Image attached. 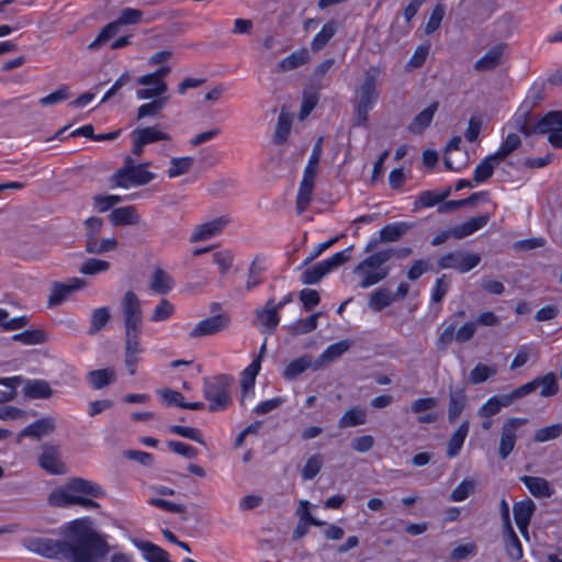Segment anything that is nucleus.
Here are the masks:
<instances>
[{
  "mask_svg": "<svg viewBox=\"0 0 562 562\" xmlns=\"http://www.w3.org/2000/svg\"><path fill=\"white\" fill-rule=\"evenodd\" d=\"M60 535V540L40 537L27 539L25 547L44 558L69 562H95L110 551L105 537L93 529L87 518L64 525Z\"/></svg>",
  "mask_w": 562,
  "mask_h": 562,
  "instance_id": "obj_1",
  "label": "nucleus"
},
{
  "mask_svg": "<svg viewBox=\"0 0 562 562\" xmlns=\"http://www.w3.org/2000/svg\"><path fill=\"white\" fill-rule=\"evenodd\" d=\"M80 494L98 498L104 495V491L92 481L72 477L63 487L55 488L49 494L48 503L55 507L74 506L78 504Z\"/></svg>",
  "mask_w": 562,
  "mask_h": 562,
  "instance_id": "obj_2",
  "label": "nucleus"
},
{
  "mask_svg": "<svg viewBox=\"0 0 562 562\" xmlns=\"http://www.w3.org/2000/svg\"><path fill=\"white\" fill-rule=\"evenodd\" d=\"M381 69L378 66H370L363 76V80L359 86V99L356 104L353 125L367 126L370 110L378 101L380 92L376 88L378 78Z\"/></svg>",
  "mask_w": 562,
  "mask_h": 562,
  "instance_id": "obj_3",
  "label": "nucleus"
},
{
  "mask_svg": "<svg viewBox=\"0 0 562 562\" xmlns=\"http://www.w3.org/2000/svg\"><path fill=\"white\" fill-rule=\"evenodd\" d=\"M390 260V255L382 250L374 252L363 259L353 268V273L361 276L359 283L361 289H368L386 279L390 274V268L385 263Z\"/></svg>",
  "mask_w": 562,
  "mask_h": 562,
  "instance_id": "obj_4",
  "label": "nucleus"
},
{
  "mask_svg": "<svg viewBox=\"0 0 562 562\" xmlns=\"http://www.w3.org/2000/svg\"><path fill=\"white\" fill-rule=\"evenodd\" d=\"M233 378L226 374H220L214 378H205L203 383V395L210 402V412H220L226 409L231 403L229 389Z\"/></svg>",
  "mask_w": 562,
  "mask_h": 562,
  "instance_id": "obj_5",
  "label": "nucleus"
},
{
  "mask_svg": "<svg viewBox=\"0 0 562 562\" xmlns=\"http://www.w3.org/2000/svg\"><path fill=\"white\" fill-rule=\"evenodd\" d=\"M142 19L143 11L134 8L123 9L115 21L108 23L100 31L94 41L88 45V49L98 50L119 33L121 25L138 24Z\"/></svg>",
  "mask_w": 562,
  "mask_h": 562,
  "instance_id": "obj_6",
  "label": "nucleus"
},
{
  "mask_svg": "<svg viewBox=\"0 0 562 562\" xmlns=\"http://www.w3.org/2000/svg\"><path fill=\"white\" fill-rule=\"evenodd\" d=\"M148 166L150 162L137 165L135 168L122 167L112 175L111 181L115 187L125 189L131 186H145L156 178L154 172L145 170Z\"/></svg>",
  "mask_w": 562,
  "mask_h": 562,
  "instance_id": "obj_7",
  "label": "nucleus"
},
{
  "mask_svg": "<svg viewBox=\"0 0 562 562\" xmlns=\"http://www.w3.org/2000/svg\"><path fill=\"white\" fill-rule=\"evenodd\" d=\"M143 328L124 329V362L128 373L134 375L139 362V356L144 352L140 336Z\"/></svg>",
  "mask_w": 562,
  "mask_h": 562,
  "instance_id": "obj_8",
  "label": "nucleus"
},
{
  "mask_svg": "<svg viewBox=\"0 0 562 562\" xmlns=\"http://www.w3.org/2000/svg\"><path fill=\"white\" fill-rule=\"evenodd\" d=\"M481 262L479 254L463 251H451L438 259L440 269H456L461 273L469 272Z\"/></svg>",
  "mask_w": 562,
  "mask_h": 562,
  "instance_id": "obj_9",
  "label": "nucleus"
},
{
  "mask_svg": "<svg viewBox=\"0 0 562 562\" xmlns=\"http://www.w3.org/2000/svg\"><path fill=\"white\" fill-rule=\"evenodd\" d=\"M528 423L527 418L510 417L502 426L498 454L505 460L514 450L517 439V430Z\"/></svg>",
  "mask_w": 562,
  "mask_h": 562,
  "instance_id": "obj_10",
  "label": "nucleus"
},
{
  "mask_svg": "<svg viewBox=\"0 0 562 562\" xmlns=\"http://www.w3.org/2000/svg\"><path fill=\"white\" fill-rule=\"evenodd\" d=\"M121 310L124 321V329L143 328V311L139 297L133 292L127 291L121 302Z\"/></svg>",
  "mask_w": 562,
  "mask_h": 562,
  "instance_id": "obj_11",
  "label": "nucleus"
},
{
  "mask_svg": "<svg viewBox=\"0 0 562 562\" xmlns=\"http://www.w3.org/2000/svg\"><path fill=\"white\" fill-rule=\"evenodd\" d=\"M231 323V317L227 314H217L206 317L199 322L189 333L190 338H200L205 336L216 335L225 330Z\"/></svg>",
  "mask_w": 562,
  "mask_h": 562,
  "instance_id": "obj_12",
  "label": "nucleus"
},
{
  "mask_svg": "<svg viewBox=\"0 0 562 562\" xmlns=\"http://www.w3.org/2000/svg\"><path fill=\"white\" fill-rule=\"evenodd\" d=\"M231 223L229 215H222L212 221L198 225L190 237L191 243L207 240L223 232Z\"/></svg>",
  "mask_w": 562,
  "mask_h": 562,
  "instance_id": "obj_13",
  "label": "nucleus"
},
{
  "mask_svg": "<svg viewBox=\"0 0 562 562\" xmlns=\"http://www.w3.org/2000/svg\"><path fill=\"white\" fill-rule=\"evenodd\" d=\"M468 395L465 386H449L448 422L456 424L467 407Z\"/></svg>",
  "mask_w": 562,
  "mask_h": 562,
  "instance_id": "obj_14",
  "label": "nucleus"
},
{
  "mask_svg": "<svg viewBox=\"0 0 562 562\" xmlns=\"http://www.w3.org/2000/svg\"><path fill=\"white\" fill-rule=\"evenodd\" d=\"M536 512V504L532 499L526 498L520 502H516L513 506L514 519L524 536H528V527L531 518Z\"/></svg>",
  "mask_w": 562,
  "mask_h": 562,
  "instance_id": "obj_15",
  "label": "nucleus"
},
{
  "mask_svg": "<svg viewBox=\"0 0 562 562\" xmlns=\"http://www.w3.org/2000/svg\"><path fill=\"white\" fill-rule=\"evenodd\" d=\"M506 49V44L501 43L491 47L481 58L474 63L476 72L490 71L497 68Z\"/></svg>",
  "mask_w": 562,
  "mask_h": 562,
  "instance_id": "obj_16",
  "label": "nucleus"
},
{
  "mask_svg": "<svg viewBox=\"0 0 562 562\" xmlns=\"http://www.w3.org/2000/svg\"><path fill=\"white\" fill-rule=\"evenodd\" d=\"M38 463L42 469L50 474H63L65 472V465L60 460L57 447L45 445L38 458Z\"/></svg>",
  "mask_w": 562,
  "mask_h": 562,
  "instance_id": "obj_17",
  "label": "nucleus"
},
{
  "mask_svg": "<svg viewBox=\"0 0 562 562\" xmlns=\"http://www.w3.org/2000/svg\"><path fill=\"white\" fill-rule=\"evenodd\" d=\"M261 368V359L257 357L241 373L240 384H241V398L240 404L245 405V400L248 396H254L255 394V382L256 376L258 375Z\"/></svg>",
  "mask_w": 562,
  "mask_h": 562,
  "instance_id": "obj_18",
  "label": "nucleus"
},
{
  "mask_svg": "<svg viewBox=\"0 0 562 562\" xmlns=\"http://www.w3.org/2000/svg\"><path fill=\"white\" fill-rule=\"evenodd\" d=\"M85 281L79 278L71 279L69 283L54 282L48 304L50 306L61 304L74 291L79 290Z\"/></svg>",
  "mask_w": 562,
  "mask_h": 562,
  "instance_id": "obj_19",
  "label": "nucleus"
},
{
  "mask_svg": "<svg viewBox=\"0 0 562 562\" xmlns=\"http://www.w3.org/2000/svg\"><path fill=\"white\" fill-rule=\"evenodd\" d=\"M520 481L525 484L531 495L537 498H548L554 494V488L543 477L524 475Z\"/></svg>",
  "mask_w": 562,
  "mask_h": 562,
  "instance_id": "obj_20",
  "label": "nucleus"
},
{
  "mask_svg": "<svg viewBox=\"0 0 562 562\" xmlns=\"http://www.w3.org/2000/svg\"><path fill=\"white\" fill-rule=\"evenodd\" d=\"M56 428L55 419L50 416L43 417L24 427L19 437H33L36 439L47 436Z\"/></svg>",
  "mask_w": 562,
  "mask_h": 562,
  "instance_id": "obj_21",
  "label": "nucleus"
},
{
  "mask_svg": "<svg viewBox=\"0 0 562 562\" xmlns=\"http://www.w3.org/2000/svg\"><path fill=\"white\" fill-rule=\"evenodd\" d=\"M256 318L270 334L276 330L280 322V316L279 311L274 307L273 297L266 302L263 308L256 311Z\"/></svg>",
  "mask_w": 562,
  "mask_h": 562,
  "instance_id": "obj_22",
  "label": "nucleus"
},
{
  "mask_svg": "<svg viewBox=\"0 0 562 562\" xmlns=\"http://www.w3.org/2000/svg\"><path fill=\"white\" fill-rule=\"evenodd\" d=\"M438 106V101L431 102L425 110L414 117L408 125V131L415 135L422 134L430 125Z\"/></svg>",
  "mask_w": 562,
  "mask_h": 562,
  "instance_id": "obj_23",
  "label": "nucleus"
},
{
  "mask_svg": "<svg viewBox=\"0 0 562 562\" xmlns=\"http://www.w3.org/2000/svg\"><path fill=\"white\" fill-rule=\"evenodd\" d=\"M414 227L409 222H395L382 227L379 232L381 243H394L400 240L409 229Z\"/></svg>",
  "mask_w": 562,
  "mask_h": 562,
  "instance_id": "obj_24",
  "label": "nucleus"
},
{
  "mask_svg": "<svg viewBox=\"0 0 562 562\" xmlns=\"http://www.w3.org/2000/svg\"><path fill=\"white\" fill-rule=\"evenodd\" d=\"M537 134L562 132V111H550L536 122Z\"/></svg>",
  "mask_w": 562,
  "mask_h": 562,
  "instance_id": "obj_25",
  "label": "nucleus"
},
{
  "mask_svg": "<svg viewBox=\"0 0 562 562\" xmlns=\"http://www.w3.org/2000/svg\"><path fill=\"white\" fill-rule=\"evenodd\" d=\"M137 85L143 86L136 91V98L138 100L158 99L166 97L168 90L167 82H159L157 80H150V82H142L140 77L137 78Z\"/></svg>",
  "mask_w": 562,
  "mask_h": 562,
  "instance_id": "obj_26",
  "label": "nucleus"
},
{
  "mask_svg": "<svg viewBox=\"0 0 562 562\" xmlns=\"http://www.w3.org/2000/svg\"><path fill=\"white\" fill-rule=\"evenodd\" d=\"M488 221H490L488 214L472 217L469 221L456 226L451 231V235L457 239L464 238L467 236L472 235L473 233L481 229L482 227H484L488 223Z\"/></svg>",
  "mask_w": 562,
  "mask_h": 562,
  "instance_id": "obj_27",
  "label": "nucleus"
},
{
  "mask_svg": "<svg viewBox=\"0 0 562 562\" xmlns=\"http://www.w3.org/2000/svg\"><path fill=\"white\" fill-rule=\"evenodd\" d=\"M291 128L292 115L290 112L285 110V108H282L278 116V122L273 133L272 142L277 145L284 144L289 138Z\"/></svg>",
  "mask_w": 562,
  "mask_h": 562,
  "instance_id": "obj_28",
  "label": "nucleus"
},
{
  "mask_svg": "<svg viewBox=\"0 0 562 562\" xmlns=\"http://www.w3.org/2000/svg\"><path fill=\"white\" fill-rule=\"evenodd\" d=\"M470 422L468 419L463 420L459 427L451 435L448 446H447V457L454 458L459 454L460 450L463 447L464 440L469 434Z\"/></svg>",
  "mask_w": 562,
  "mask_h": 562,
  "instance_id": "obj_29",
  "label": "nucleus"
},
{
  "mask_svg": "<svg viewBox=\"0 0 562 562\" xmlns=\"http://www.w3.org/2000/svg\"><path fill=\"white\" fill-rule=\"evenodd\" d=\"M135 546L143 552L148 562H171L169 553L159 546L149 541L136 540Z\"/></svg>",
  "mask_w": 562,
  "mask_h": 562,
  "instance_id": "obj_30",
  "label": "nucleus"
},
{
  "mask_svg": "<svg viewBox=\"0 0 562 562\" xmlns=\"http://www.w3.org/2000/svg\"><path fill=\"white\" fill-rule=\"evenodd\" d=\"M338 30V22L329 20L326 22L322 30L314 36L311 43V49L316 53L323 49L328 42L335 36Z\"/></svg>",
  "mask_w": 562,
  "mask_h": 562,
  "instance_id": "obj_31",
  "label": "nucleus"
},
{
  "mask_svg": "<svg viewBox=\"0 0 562 562\" xmlns=\"http://www.w3.org/2000/svg\"><path fill=\"white\" fill-rule=\"evenodd\" d=\"M351 347V342L349 340H340L328 346L319 358L314 362V370H317L323 363L334 361L339 358L346 351H348Z\"/></svg>",
  "mask_w": 562,
  "mask_h": 562,
  "instance_id": "obj_32",
  "label": "nucleus"
},
{
  "mask_svg": "<svg viewBox=\"0 0 562 562\" xmlns=\"http://www.w3.org/2000/svg\"><path fill=\"white\" fill-rule=\"evenodd\" d=\"M109 217L115 226L134 225L139 222L137 211L132 205L114 209Z\"/></svg>",
  "mask_w": 562,
  "mask_h": 562,
  "instance_id": "obj_33",
  "label": "nucleus"
},
{
  "mask_svg": "<svg viewBox=\"0 0 562 562\" xmlns=\"http://www.w3.org/2000/svg\"><path fill=\"white\" fill-rule=\"evenodd\" d=\"M536 391V382H528L508 394L494 395L496 402L502 409L503 407L510 406L515 401L525 397L526 395Z\"/></svg>",
  "mask_w": 562,
  "mask_h": 562,
  "instance_id": "obj_34",
  "label": "nucleus"
},
{
  "mask_svg": "<svg viewBox=\"0 0 562 562\" xmlns=\"http://www.w3.org/2000/svg\"><path fill=\"white\" fill-rule=\"evenodd\" d=\"M173 279L161 268H156L153 272L149 289L157 294H167L173 286Z\"/></svg>",
  "mask_w": 562,
  "mask_h": 562,
  "instance_id": "obj_35",
  "label": "nucleus"
},
{
  "mask_svg": "<svg viewBox=\"0 0 562 562\" xmlns=\"http://www.w3.org/2000/svg\"><path fill=\"white\" fill-rule=\"evenodd\" d=\"M23 392L29 398H48L53 394L49 383L45 380L26 381Z\"/></svg>",
  "mask_w": 562,
  "mask_h": 562,
  "instance_id": "obj_36",
  "label": "nucleus"
},
{
  "mask_svg": "<svg viewBox=\"0 0 562 562\" xmlns=\"http://www.w3.org/2000/svg\"><path fill=\"white\" fill-rule=\"evenodd\" d=\"M87 378L93 389L100 390L113 383L116 379V374L114 369L105 368L90 371Z\"/></svg>",
  "mask_w": 562,
  "mask_h": 562,
  "instance_id": "obj_37",
  "label": "nucleus"
},
{
  "mask_svg": "<svg viewBox=\"0 0 562 562\" xmlns=\"http://www.w3.org/2000/svg\"><path fill=\"white\" fill-rule=\"evenodd\" d=\"M504 543L510 559L518 561L522 558V547L513 527L503 529Z\"/></svg>",
  "mask_w": 562,
  "mask_h": 562,
  "instance_id": "obj_38",
  "label": "nucleus"
},
{
  "mask_svg": "<svg viewBox=\"0 0 562 562\" xmlns=\"http://www.w3.org/2000/svg\"><path fill=\"white\" fill-rule=\"evenodd\" d=\"M394 302L393 294L386 288H379L370 294L368 306L374 312H381Z\"/></svg>",
  "mask_w": 562,
  "mask_h": 562,
  "instance_id": "obj_39",
  "label": "nucleus"
},
{
  "mask_svg": "<svg viewBox=\"0 0 562 562\" xmlns=\"http://www.w3.org/2000/svg\"><path fill=\"white\" fill-rule=\"evenodd\" d=\"M111 319V312L108 306L98 307L92 311L90 318V327L87 331L89 336H93L102 330Z\"/></svg>",
  "mask_w": 562,
  "mask_h": 562,
  "instance_id": "obj_40",
  "label": "nucleus"
},
{
  "mask_svg": "<svg viewBox=\"0 0 562 562\" xmlns=\"http://www.w3.org/2000/svg\"><path fill=\"white\" fill-rule=\"evenodd\" d=\"M367 422L366 411L353 406L345 412V414L340 417L338 422V427L340 429L348 427H356L360 425H364Z\"/></svg>",
  "mask_w": 562,
  "mask_h": 562,
  "instance_id": "obj_41",
  "label": "nucleus"
},
{
  "mask_svg": "<svg viewBox=\"0 0 562 562\" xmlns=\"http://www.w3.org/2000/svg\"><path fill=\"white\" fill-rule=\"evenodd\" d=\"M308 59H310V55H308L307 49L302 48L300 50L293 52L292 54H290L289 56L283 58L278 64V70L279 71H289V70L295 69V68L304 65L305 63H307Z\"/></svg>",
  "mask_w": 562,
  "mask_h": 562,
  "instance_id": "obj_42",
  "label": "nucleus"
},
{
  "mask_svg": "<svg viewBox=\"0 0 562 562\" xmlns=\"http://www.w3.org/2000/svg\"><path fill=\"white\" fill-rule=\"evenodd\" d=\"M314 368L312 358L310 356H302L292 360L284 369L283 376L288 380H293L302 374L308 368Z\"/></svg>",
  "mask_w": 562,
  "mask_h": 562,
  "instance_id": "obj_43",
  "label": "nucleus"
},
{
  "mask_svg": "<svg viewBox=\"0 0 562 562\" xmlns=\"http://www.w3.org/2000/svg\"><path fill=\"white\" fill-rule=\"evenodd\" d=\"M319 313L310 315L306 318H301L289 326V333L292 336L308 334L317 328Z\"/></svg>",
  "mask_w": 562,
  "mask_h": 562,
  "instance_id": "obj_44",
  "label": "nucleus"
},
{
  "mask_svg": "<svg viewBox=\"0 0 562 562\" xmlns=\"http://www.w3.org/2000/svg\"><path fill=\"white\" fill-rule=\"evenodd\" d=\"M133 132L135 133V136L140 139V143H144L145 145L170 139L169 134L158 130L157 126L136 128Z\"/></svg>",
  "mask_w": 562,
  "mask_h": 562,
  "instance_id": "obj_45",
  "label": "nucleus"
},
{
  "mask_svg": "<svg viewBox=\"0 0 562 562\" xmlns=\"http://www.w3.org/2000/svg\"><path fill=\"white\" fill-rule=\"evenodd\" d=\"M521 145L520 137L510 133L506 136L505 140L502 143L499 149L493 154V158H496V162H501L505 160L512 153H514Z\"/></svg>",
  "mask_w": 562,
  "mask_h": 562,
  "instance_id": "obj_46",
  "label": "nucleus"
},
{
  "mask_svg": "<svg viewBox=\"0 0 562 562\" xmlns=\"http://www.w3.org/2000/svg\"><path fill=\"white\" fill-rule=\"evenodd\" d=\"M497 164L496 158H493V154L484 158L474 169L473 181L481 183L490 179Z\"/></svg>",
  "mask_w": 562,
  "mask_h": 562,
  "instance_id": "obj_47",
  "label": "nucleus"
},
{
  "mask_svg": "<svg viewBox=\"0 0 562 562\" xmlns=\"http://www.w3.org/2000/svg\"><path fill=\"white\" fill-rule=\"evenodd\" d=\"M168 97H162L153 99L150 102L142 104L137 109V120H142L147 116H158L168 103Z\"/></svg>",
  "mask_w": 562,
  "mask_h": 562,
  "instance_id": "obj_48",
  "label": "nucleus"
},
{
  "mask_svg": "<svg viewBox=\"0 0 562 562\" xmlns=\"http://www.w3.org/2000/svg\"><path fill=\"white\" fill-rule=\"evenodd\" d=\"M194 164V159L192 157H173L170 160V167L167 171L169 178H177L179 176L186 175L190 171Z\"/></svg>",
  "mask_w": 562,
  "mask_h": 562,
  "instance_id": "obj_49",
  "label": "nucleus"
},
{
  "mask_svg": "<svg viewBox=\"0 0 562 562\" xmlns=\"http://www.w3.org/2000/svg\"><path fill=\"white\" fill-rule=\"evenodd\" d=\"M497 373V369L493 366L483 363L476 364L469 374V382L471 384H480L487 381L490 378Z\"/></svg>",
  "mask_w": 562,
  "mask_h": 562,
  "instance_id": "obj_50",
  "label": "nucleus"
},
{
  "mask_svg": "<svg viewBox=\"0 0 562 562\" xmlns=\"http://www.w3.org/2000/svg\"><path fill=\"white\" fill-rule=\"evenodd\" d=\"M23 382L22 376H10V378H0V385H4L8 389L5 391H0V403H7L16 396V387Z\"/></svg>",
  "mask_w": 562,
  "mask_h": 562,
  "instance_id": "obj_51",
  "label": "nucleus"
},
{
  "mask_svg": "<svg viewBox=\"0 0 562 562\" xmlns=\"http://www.w3.org/2000/svg\"><path fill=\"white\" fill-rule=\"evenodd\" d=\"M323 456L321 453H316L311 456L301 472L302 479L307 481L314 479L321 471L323 467Z\"/></svg>",
  "mask_w": 562,
  "mask_h": 562,
  "instance_id": "obj_52",
  "label": "nucleus"
},
{
  "mask_svg": "<svg viewBox=\"0 0 562 562\" xmlns=\"http://www.w3.org/2000/svg\"><path fill=\"white\" fill-rule=\"evenodd\" d=\"M117 247V240L115 238H105L98 240V238L86 241V251L89 254H103L114 250Z\"/></svg>",
  "mask_w": 562,
  "mask_h": 562,
  "instance_id": "obj_53",
  "label": "nucleus"
},
{
  "mask_svg": "<svg viewBox=\"0 0 562 562\" xmlns=\"http://www.w3.org/2000/svg\"><path fill=\"white\" fill-rule=\"evenodd\" d=\"M562 435V424H552L550 426H546L539 428L533 434L535 442H546L549 440H553L559 438Z\"/></svg>",
  "mask_w": 562,
  "mask_h": 562,
  "instance_id": "obj_54",
  "label": "nucleus"
},
{
  "mask_svg": "<svg viewBox=\"0 0 562 562\" xmlns=\"http://www.w3.org/2000/svg\"><path fill=\"white\" fill-rule=\"evenodd\" d=\"M13 340L23 345H37L46 340V333L42 329H27L13 336Z\"/></svg>",
  "mask_w": 562,
  "mask_h": 562,
  "instance_id": "obj_55",
  "label": "nucleus"
},
{
  "mask_svg": "<svg viewBox=\"0 0 562 562\" xmlns=\"http://www.w3.org/2000/svg\"><path fill=\"white\" fill-rule=\"evenodd\" d=\"M532 382H536V390L539 385H542V390L540 392L542 396H553L559 391V385L553 372L548 373L543 378H537Z\"/></svg>",
  "mask_w": 562,
  "mask_h": 562,
  "instance_id": "obj_56",
  "label": "nucleus"
},
{
  "mask_svg": "<svg viewBox=\"0 0 562 562\" xmlns=\"http://www.w3.org/2000/svg\"><path fill=\"white\" fill-rule=\"evenodd\" d=\"M475 491V481L472 479H464L458 486L451 492L450 501L462 502L467 499Z\"/></svg>",
  "mask_w": 562,
  "mask_h": 562,
  "instance_id": "obj_57",
  "label": "nucleus"
},
{
  "mask_svg": "<svg viewBox=\"0 0 562 562\" xmlns=\"http://www.w3.org/2000/svg\"><path fill=\"white\" fill-rule=\"evenodd\" d=\"M110 262L101 259L90 258L86 260L79 268L80 273L87 276L98 274L108 271Z\"/></svg>",
  "mask_w": 562,
  "mask_h": 562,
  "instance_id": "obj_58",
  "label": "nucleus"
},
{
  "mask_svg": "<svg viewBox=\"0 0 562 562\" xmlns=\"http://www.w3.org/2000/svg\"><path fill=\"white\" fill-rule=\"evenodd\" d=\"M314 184L301 182L299 192L296 195V211L297 214H302L308 206L312 193H313Z\"/></svg>",
  "mask_w": 562,
  "mask_h": 562,
  "instance_id": "obj_59",
  "label": "nucleus"
},
{
  "mask_svg": "<svg viewBox=\"0 0 562 562\" xmlns=\"http://www.w3.org/2000/svg\"><path fill=\"white\" fill-rule=\"evenodd\" d=\"M169 431L171 434L179 435L183 438L193 440L195 442H199L201 445H205V441L203 439V435L200 429L194 427H186V426H179V425H171L169 426Z\"/></svg>",
  "mask_w": 562,
  "mask_h": 562,
  "instance_id": "obj_60",
  "label": "nucleus"
},
{
  "mask_svg": "<svg viewBox=\"0 0 562 562\" xmlns=\"http://www.w3.org/2000/svg\"><path fill=\"white\" fill-rule=\"evenodd\" d=\"M175 313V306L168 300L162 299L160 303L154 308L150 315V322L158 323L170 318Z\"/></svg>",
  "mask_w": 562,
  "mask_h": 562,
  "instance_id": "obj_61",
  "label": "nucleus"
},
{
  "mask_svg": "<svg viewBox=\"0 0 562 562\" xmlns=\"http://www.w3.org/2000/svg\"><path fill=\"white\" fill-rule=\"evenodd\" d=\"M450 194V189H447L442 193H435L432 191H424L418 195L417 203L422 207H430L435 204L443 201L446 198H448Z\"/></svg>",
  "mask_w": 562,
  "mask_h": 562,
  "instance_id": "obj_62",
  "label": "nucleus"
},
{
  "mask_svg": "<svg viewBox=\"0 0 562 562\" xmlns=\"http://www.w3.org/2000/svg\"><path fill=\"white\" fill-rule=\"evenodd\" d=\"M69 97H70L69 87L64 85L56 91L52 92L50 94L41 98L40 104L43 106H50V105H54L61 101L67 100Z\"/></svg>",
  "mask_w": 562,
  "mask_h": 562,
  "instance_id": "obj_63",
  "label": "nucleus"
},
{
  "mask_svg": "<svg viewBox=\"0 0 562 562\" xmlns=\"http://www.w3.org/2000/svg\"><path fill=\"white\" fill-rule=\"evenodd\" d=\"M326 276L321 262L305 269L301 276V282L303 284H315L321 281L323 277Z\"/></svg>",
  "mask_w": 562,
  "mask_h": 562,
  "instance_id": "obj_64",
  "label": "nucleus"
}]
</instances>
